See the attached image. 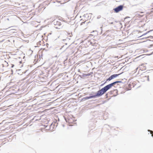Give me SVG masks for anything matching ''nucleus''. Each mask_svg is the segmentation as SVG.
<instances>
[{
	"label": "nucleus",
	"mask_w": 153,
	"mask_h": 153,
	"mask_svg": "<svg viewBox=\"0 0 153 153\" xmlns=\"http://www.w3.org/2000/svg\"><path fill=\"white\" fill-rule=\"evenodd\" d=\"M120 74H113L112 75H111V76H110L107 79V81L108 80H109V81H110L111 80V79L116 77H117Z\"/></svg>",
	"instance_id": "obj_5"
},
{
	"label": "nucleus",
	"mask_w": 153,
	"mask_h": 153,
	"mask_svg": "<svg viewBox=\"0 0 153 153\" xmlns=\"http://www.w3.org/2000/svg\"><path fill=\"white\" fill-rule=\"evenodd\" d=\"M123 7L122 5H120L115 8L114 9L115 12L116 13H118L121 10L123 9Z\"/></svg>",
	"instance_id": "obj_3"
},
{
	"label": "nucleus",
	"mask_w": 153,
	"mask_h": 153,
	"mask_svg": "<svg viewBox=\"0 0 153 153\" xmlns=\"http://www.w3.org/2000/svg\"><path fill=\"white\" fill-rule=\"evenodd\" d=\"M120 82V81H116L107 85L100 90L98 91L95 95L90 97H88V98H92L96 96L100 97L101 96L104 94L108 90L111 88L115 84Z\"/></svg>",
	"instance_id": "obj_1"
},
{
	"label": "nucleus",
	"mask_w": 153,
	"mask_h": 153,
	"mask_svg": "<svg viewBox=\"0 0 153 153\" xmlns=\"http://www.w3.org/2000/svg\"><path fill=\"white\" fill-rule=\"evenodd\" d=\"M150 132V134H152V136L153 137V131H152L148 130Z\"/></svg>",
	"instance_id": "obj_8"
},
{
	"label": "nucleus",
	"mask_w": 153,
	"mask_h": 153,
	"mask_svg": "<svg viewBox=\"0 0 153 153\" xmlns=\"http://www.w3.org/2000/svg\"><path fill=\"white\" fill-rule=\"evenodd\" d=\"M89 23V22H86L85 21L84 22H82L81 23V25H82L84 24L85 25L87 26L88 24Z\"/></svg>",
	"instance_id": "obj_6"
},
{
	"label": "nucleus",
	"mask_w": 153,
	"mask_h": 153,
	"mask_svg": "<svg viewBox=\"0 0 153 153\" xmlns=\"http://www.w3.org/2000/svg\"><path fill=\"white\" fill-rule=\"evenodd\" d=\"M3 64L4 65H5L6 66H8V63L6 61H4L3 62Z\"/></svg>",
	"instance_id": "obj_7"
},
{
	"label": "nucleus",
	"mask_w": 153,
	"mask_h": 153,
	"mask_svg": "<svg viewBox=\"0 0 153 153\" xmlns=\"http://www.w3.org/2000/svg\"><path fill=\"white\" fill-rule=\"evenodd\" d=\"M87 28V27H85V28Z\"/></svg>",
	"instance_id": "obj_11"
},
{
	"label": "nucleus",
	"mask_w": 153,
	"mask_h": 153,
	"mask_svg": "<svg viewBox=\"0 0 153 153\" xmlns=\"http://www.w3.org/2000/svg\"><path fill=\"white\" fill-rule=\"evenodd\" d=\"M75 121L74 118L73 117L68 118L67 120V122H68L70 125H72Z\"/></svg>",
	"instance_id": "obj_2"
},
{
	"label": "nucleus",
	"mask_w": 153,
	"mask_h": 153,
	"mask_svg": "<svg viewBox=\"0 0 153 153\" xmlns=\"http://www.w3.org/2000/svg\"><path fill=\"white\" fill-rule=\"evenodd\" d=\"M109 93L110 94H113L114 96H115L117 94V89L111 90Z\"/></svg>",
	"instance_id": "obj_4"
},
{
	"label": "nucleus",
	"mask_w": 153,
	"mask_h": 153,
	"mask_svg": "<svg viewBox=\"0 0 153 153\" xmlns=\"http://www.w3.org/2000/svg\"><path fill=\"white\" fill-rule=\"evenodd\" d=\"M14 66V65H12V67H12V68L13 67V66Z\"/></svg>",
	"instance_id": "obj_9"
},
{
	"label": "nucleus",
	"mask_w": 153,
	"mask_h": 153,
	"mask_svg": "<svg viewBox=\"0 0 153 153\" xmlns=\"http://www.w3.org/2000/svg\"><path fill=\"white\" fill-rule=\"evenodd\" d=\"M137 15H138V16H140V15H139V14H137Z\"/></svg>",
	"instance_id": "obj_10"
}]
</instances>
